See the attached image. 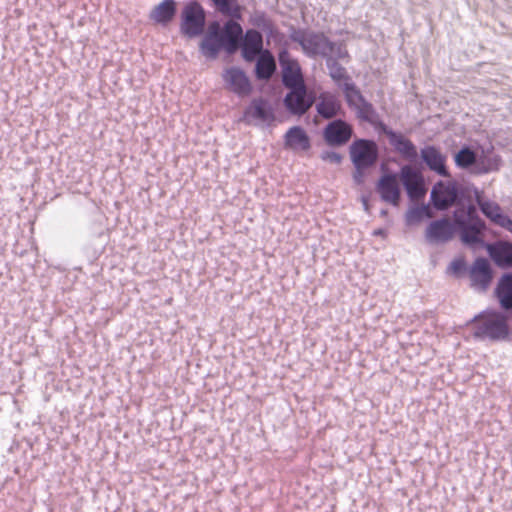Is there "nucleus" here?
<instances>
[{
  "label": "nucleus",
  "mask_w": 512,
  "mask_h": 512,
  "mask_svg": "<svg viewBox=\"0 0 512 512\" xmlns=\"http://www.w3.org/2000/svg\"><path fill=\"white\" fill-rule=\"evenodd\" d=\"M322 159L334 164H340L342 161V156L335 151H326L322 154Z\"/></svg>",
  "instance_id": "72a5a7b5"
},
{
  "label": "nucleus",
  "mask_w": 512,
  "mask_h": 512,
  "mask_svg": "<svg viewBox=\"0 0 512 512\" xmlns=\"http://www.w3.org/2000/svg\"><path fill=\"white\" fill-rule=\"evenodd\" d=\"M400 176L396 173H384L376 183V191L383 202L398 206L401 198Z\"/></svg>",
  "instance_id": "4468645a"
},
{
  "label": "nucleus",
  "mask_w": 512,
  "mask_h": 512,
  "mask_svg": "<svg viewBox=\"0 0 512 512\" xmlns=\"http://www.w3.org/2000/svg\"><path fill=\"white\" fill-rule=\"evenodd\" d=\"M471 285L485 291L492 281V269L486 258L478 257L470 269Z\"/></svg>",
  "instance_id": "aec40b11"
},
{
  "label": "nucleus",
  "mask_w": 512,
  "mask_h": 512,
  "mask_svg": "<svg viewBox=\"0 0 512 512\" xmlns=\"http://www.w3.org/2000/svg\"><path fill=\"white\" fill-rule=\"evenodd\" d=\"M344 58H340L336 56V50L332 52L329 56L325 58V64L329 72V76L332 80L337 83L339 86L341 82H350V76L347 74L346 69L338 62V60H343Z\"/></svg>",
  "instance_id": "bb28decb"
},
{
  "label": "nucleus",
  "mask_w": 512,
  "mask_h": 512,
  "mask_svg": "<svg viewBox=\"0 0 512 512\" xmlns=\"http://www.w3.org/2000/svg\"><path fill=\"white\" fill-rule=\"evenodd\" d=\"M255 77L260 81L271 79L277 69L276 60L270 50H265L255 59Z\"/></svg>",
  "instance_id": "393cba45"
},
{
  "label": "nucleus",
  "mask_w": 512,
  "mask_h": 512,
  "mask_svg": "<svg viewBox=\"0 0 512 512\" xmlns=\"http://www.w3.org/2000/svg\"><path fill=\"white\" fill-rule=\"evenodd\" d=\"M477 153L469 146H463L454 156L457 167L469 169L477 162Z\"/></svg>",
  "instance_id": "c85d7f7f"
},
{
  "label": "nucleus",
  "mask_w": 512,
  "mask_h": 512,
  "mask_svg": "<svg viewBox=\"0 0 512 512\" xmlns=\"http://www.w3.org/2000/svg\"><path fill=\"white\" fill-rule=\"evenodd\" d=\"M420 156L426 166L442 177H449L446 166V156L434 145H427L420 150Z\"/></svg>",
  "instance_id": "f3484780"
},
{
  "label": "nucleus",
  "mask_w": 512,
  "mask_h": 512,
  "mask_svg": "<svg viewBox=\"0 0 512 512\" xmlns=\"http://www.w3.org/2000/svg\"><path fill=\"white\" fill-rule=\"evenodd\" d=\"M215 28L219 41L222 43L224 51L232 55L239 49V41L242 36V26L236 20H227L223 26L218 21L210 22Z\"/></svg>",
  "instance_id": "6e6552de"
},
{
  "label": "nucleus",
  "mask_w": 512,
  "mask_h": 512,
  "mask_svg": "<svg viewBox=\"0 0 512 512\" xmlns=\"http://www.w3.org/2000/svg\"><path fill=\"white\" fill-rule=\"evenodd\" d=\"M316 101L314 91L308 89L307 85L288 88L283 104L286 110L296 116L306 114Z\"/></svg>",
  "instance_id": "0eeeda50"
},
{
  "label": "nucleus",
  "mask_w": 512,
  "mask_h": 512,
  "mask_svg": "<svg viewBox=\"0 0 512 512\" xmlns=\"http://www.w3.org/2000/svg\"><path fill=\"white\" fill-rule=\"evenodd\" d=\"M361 201H362L364 210L368 212L369 211L368 199L365 196H362Z\"/></svg>",
  "instance_id": "4c0bfd02"
},
{
  "label": "nucleus",
  "mask_w": 512,
  "mask_h": 512,
  "mask_svg": "<svg viewBox=\"0 0 512 512\" xmlns=\"http://www.w3.org/2000/svg\"><path fill=\"white\" fill-rule=\"evenodd\" d=\"M421 211H423V209H420L419 206H414L410 208L405 215L406 223L412 224L420 222L423 219Z\"/></svg>",
  "instance_id": "2f4dec72"
},
{
  "label": "nucleus",
  "mask_w": 512,
  "mask_h": 512,
  "mask_svg": "<svg viewBox=\"0 0 512 512\" xmlns=\"http://www.w3.org/2000/svg\"><path fill=\"white\" fill-rule=\"evenodd\" d=\"M449 270L454 275H460L461 273L466 271V262L463 258L454 259L449 266Z\"/></svg>",
  "instance_id": "473e14b6"
},
{
  "label": "nucleus",
  "mask_w": 512,
  "mask_h": 512,
  "mask_svg": "<svg viewBox=\"0 0 512 512\" xmlns=\"http://www.w3.org/2000/svg\"><path fill=\"white\" fill-rule=\"evenodd\" d=\"M244 120L250 124L252 121L270 125L275 121L272 104L263 97L253 98L243 113Z\"/></svg>",
  "instance_id": "9b49d317"
},
{
  "label": "nucleus",
  "mask_w": 512,
  "mask_h": 512,
  "mask_svg": "<svg viewBox=\"0 0 512 512\" xmlns=\"http://www.w3.org/2000/svg\"><path fill=\"white\" fill-rule=\"evenodd\" d=\"M206 27V12L197 1L188 2L181 12L180 31L187 38L201 36Z\"/></svg>",
  "instance_id": "39448f33"
},
{
  "label": "nucleus",
  "mask_w": 512,
  "mask_h": 512,
  "mask_svg": "<svg viewBox=\"0 0 512 512\" xmlns=\"http://www.w3.org/2000/svg\"><path fill=\"white\" fill-rule=\"evenodd\" d=\"M508 315L495 309H486L476 314L467 325H472L475 339L489 342H503L509 339Z\"/></svg>",
  "instance_id": "7ed1b4c3"
},
{
  "label": "nucleus",
  "mask_w": 512,
  "mask_h": 512,
  "mask_svg": "<svg viewBox=\"0 0 512 512\" xmlns=\"http://www.w3.org/2000/svg\"><path fill=\"white\" fill-rule=\"evenodd\" d=\"M382 132L387 136L390 145L393 149L399 153L404 159L409 161H416L418 152L415 144L408 138H406L400 132H396L393 129L382 126Z\"/></svg>",
  "instance_id": "dca6fc26"
},
{
  "label": "nucleus",
  "mask_w": 512,
  "mask_h": 512,
  "mask_svg": "<svg viewBox=\"0 0 512 512\" xmlns=\"http://www.w3.org/2000/svg\"><path fill=\"white\" fill-rule=\"evenodd\" d=\"M464 190L456 182L438 181L430 193V201L438 211H446L452 206H465Z\"/></svg>",
  "instance_id": "20e7f679"
},
{
  "label": "nucleus",
  "mask_w": 512,
  "mask_h": 512,
  "mask_svg": "<svg viewBox=\"0 0 512 512\" xmlns=\"http://www.w3.org/2000/svg\"><path fill=\"white\" fill-rule=\"evenodd\" d=\"M353 132L351 124L341 118H336L329 121L323 128L322 136L327 145L341 147L350 141Z\"/></svg>",
  "instance_id": "9d476101"
},
{
  "label": "nucleus",
  "mask_w": 512,
  "mask_h": 512,
  "mask_svg": "<svg viewBox=\"0 0 512 512\" xmlns=\"http://www.w3.org/2000/svg\"><path fill=\"white\" fill-rule=\"evenodd\" d=\"M400 179L408 197L415 201L424 198L426 189L422 174L410 165L400 169Z\"/></svg>",
  "instance_id": "f8f14e48"
},
{
  "label": "nucleus",
  "mask_w": 512,
  "mask_h": 512,
  "mask_svg": "<svg viewBox=\"0 0 512 512\" xmlns=\"http://www.w3.org/2000/svg\"><path fill=\"white\" fill-rule=\"evenodd\" d=\"M349 154L354 168L369 169L379 159V149L374 140L359 138L352 142Z\"/></svg>",
  "instance_id": "423d86ee"
},
{
  "label": "nucleus",
  "mask_w": 512,
  "mask_h": 512,
  "mask_svg": "<svg viewBox=\"0 0 512 512\" xmlns=\"http://www.w3.org/2000/svg\"><path fill=\"white\" fill-rule=\"evenodd\" d=\"M367 169L355 168L353 173V180L357 185H361L364 182L365 171Z\"/></svg>",
  "instance_id": "c9c22d12"
},
{
  "label": "nucleus",
  "mask_w": 512,
  "mask_h": 512,
  "mask_svg": "<svg viewBox=\"0 0 512 512\" xmlns=\"http://www.w3.org/2000/svg\"><path fill=\"white\" fill-rule=\"evenodd\" d=\"M387 213H388V212H387V210H386V209H383V210H381L380 215H381V216H386V215H387Z\"/></svg>",
  "instance_id": "ea45409f"
},
{
  "label": "nucleus",
  "mask_w": 512,
  "mask_h": 512,
  "mask_svg": "<svg viewBox=\"0 0 512 512\" xmlns=\"http://www.w3.org/2000/svg\"><path fill=\"white\" fill-rule=\"evenodd\" d=\"M475 201L482 214L493 224L512 232V219L502 211L497 202L484 199L478 192Z\"/></svg>",
  "instance_id": "ddd939ff"
},
{
  "label": "nucleus",
  "mask_w": 512,
  "mask_h": 512,
  "mask_svg": "<svg viewBox=\"0 0 512 512\" xmlns=\"http://www.w3.org/2000/svg\"><path fill=\"white\" fill-rule=\"evenodd\" d=\"M253 24L260 28H269L270 23L266 18V15L264 13H259L255 16L253 20Z\"/></svg>",
  "instance_id": "f704fd0d"
},
{
  "label": "nucleus",
  "mask_w": 512,
  "mask_h": 512,
  "mask_svg": "<svg viewBox=\"0 0 512 512\" xmlns=\"http://www.w3.org/2000/svg\"><path fill=\"white\" fill-rule=\"evenodd\" d=\"M289 38L299 44L303 53L310 58L321 56L325 59L335 50L337 57L349 58L347 49L341 43L331 41L322 32L292 27Z\"/></svg>",
  "instance_id": "f03ea898"
},
{
  "label": "nucleus",
  "mask_w": 512,
  "mask_h": 512,
  "mask_svg": "<svg viewBox=\"0 0 512 512\" xmlns=\"http://www.w3.org/2000/svg\"><path fill=\"white\" fill-rule=\"evenodd\" d=\"M315 108L321 118L330 121L344 113L341 101L335 94L330 92H322L319 94Z\"/></svg>",
  "instance_id": "6ab92c4d"
},
{
  "label": "nucleus",
  "mask_w": 512,
  "mask_h": 512,
  "mask_svg": "<svg viewBox=\"0 0 512 512\" xmlns=\"http://www.w3.org/2000/svg\"><path fill=\"white\" fill-rule=\"evenodd\" d=\"M342 87H343V90H344V93H345V99H346L347 104L349 106H354L355 105V100H357L356 94H355L354 91L360 92V90L351 81L350 82H344Z\"/></svg>",
  "instance_id": "7c9ffc66"
},
{
  "label": "nucleus",
  "mask_w": 512,
  "mask_h": 512,
  "mask_svg": "<svg viewBox=\"0 0 512 512\" xmlns=\"http://www.w3.org/2000/svg\"><path fill=\"white\" fill-rule=\"evenodd\" d=\"M493 262L500 268H512V243L498 241L488 247Z\"/></svg>",
  "instance_id": "5701e85b"
},
{
  "label": "nucleus",
  "mask_w": 512,
  "mask_h": 512,
  "mask_svg": "<svg viewBox=\"0 0 512 512\" xmlns=\"http://www.w3.org/2000/svg\"><path fill=\"white\" fill-rule=\"evenodd\" d=\"M419 207L420 209H423V211H421L423 218H431L433 216L432 211L428 205H421Z\"/></svg>",
  "instance_id": "e433bc0d"
},
{
  "label": "nucleus",
  "mask_w": 512,
  "mask_h": 512,
  "mask_svg": "<svg viewBox=\"0 0 512 512\" xmlns=\"http://www.w3.org/2000/svg\"><path fill=\"white\" fill-rule=\"evenodd\" d=\"M495 296L503 312L512 317V272L505 273L498 280Z\"/></svg>",
  "instance_id": "412c9836"
},
{
  "label": "nucleus",
  "mask_w": 512,
  "mask_h": 512,
  "mask_svg": "<svg viewBox=\"0 0 512 512\" xmlns=\"http://www.w3.org/2000/svg\"><path fill=\"white\" fill-rule=\"evenodd\" d=\"M385 230L384 229H377L373 232L374 235H379V236H383L385 234Z\"/></svg>",
  "instance_id": "58836bf2"
},
{
  "label": "nucleus",
  "mask_w": 512,
  "mask_h": 512,
  "mask_svg": "<svg viewBox=\"0 0 512 512\" xmlns=\"http://www.w3.org/2000/svg\"><path fill=\"white\" fill-rule=\"evenodd\" d=\"M177 14V2L175 0H163L150 12L149 18L156 24L166 26Z\"/></svg>",
  "instance_id": "b1692460"
},
{
  "label": "nucleus",
  "mask_w": 512,
  "mask_h": 512,
  "mask_svg": "<svg viewBox=\"0 0 512 512\" xmlns=\"http://www.w3.org/2000/svg\"><path fill=\"white\" fill-rule=\"evenodd\" d=\"M223 46L219 41L215 28L209 23L207 31L199 43L200 53L207 59H216L219 53L224 50Z\"/></svg>",
  "instance_id": "4be33fe9"
},
{
  "label": "nucleus",
  "mask_w": 512,
  "mask_h": 512,
  "mask_svg": "<svg viewBox=\"0 0 512 512\" xmlns=\"http://www.w3.org/2000/svg\"><path fill=\"white\" fill-rule=\"evenodd\" d=\"M241 56L246 62H254L266 49L263 47V35L256 29H247L242 31L239 41Z\"/></svg>",
  "instance_id": "2eb2a0df"
},
{
  "label": "nucleus",
  "mask_w": 512,
  "mask_h": 512,
  "mask_svg": "<svg viewBox=\"0 0 512 512\" xmlns=\"http://www.w3.org/2000/svg\"><path fill=\"white\" fill-rule=\"evenodd\" d=\"M354 92L356 94L357 101L360 102L357 116L364 121H371L372 116L375 114L373 105L364 98L361 92Z\"/></svg>",
  "instance_id": "c756f323"
},
{
  "label": "nucleus",
  "mask_w": 512,
  "mask_h": 512,
  "mask_svg": "<svg viewBox=\"0 0 512 512\" xmlns=\"http://www.w3.org/2000/svg\"><path fill=\"white\" fill-rule=\"evenodd\" d=\"M285 146L292 149L309 150L311 147L310 137L302 126L296 125L288 129L284 136Z\"/></svg>",
  "instance_id": "a878e982"
},
{
  "label": "nucleus",
  "mask_w": 512,
  "mask_h": 512,
  "mask_svg": "<svg viewBox=\"0 0 512 512\" xmlns=\"http://www.w3.org/2000/svg\"><path fill=\"white\" fill-rule=\"evenodd\" d=\"M215 8L223 15L229 16L232 20H239L242 17L241 6L237 0H211Z\"/></svg>",
  "instance_id": "cd10ccee"
},
{
  "label": "nucleus",
  "mask_w": 512,
  "mask_h": 512,
  "mask_svg": "<svg viewBox=\"0 0 512 512\" xmlns=\"http://www.w3.org/2000/svg\"><path fill=\"white\" fill-rule=\"evenodd\" d=\"M278 61L282 69V84L285 88L306 84L301 66L296 59L291 57L287 49L283 48L279 51Z\"/></svg>",
  "instance_id": "1a4fd4ad"
},
{
  "label": "nucleus",
  "mask_w": 512,
  "mask_h": 512,
  "mask_svg": "<svg viewBox=\"0 0 512 512\" xmlns=\"http://www.w3.org/2000/svg\"><path fill=\"white\" fill-rule=\"evenodd\" d=\"M223 79L230 86L231 90L240 97L247 96L252 91V85L248 76L239 67L226 69Z\"/></svg>",
  "instance_id": "a211bd4d"
},
{
  "label": "nucleus",
  "mask_w": 512,
  "mask_h": 512,
  "mask_svg": "<svg viewBox=\"0 0 512 512\" xmlns=\"http://www.w3.org/2000/svg\"><path fill=\"white\" fill-rule=\"evenodd\" d=\"M453 221L447 217L433 220L425 231V238L431 244L447 243L457 232L465 245L475 246L481 244L486 231V224L478 213L476 206H458L454 209Z\"/></svg>",
  "instance_id": "f257e3e1"
}]
</instances>
